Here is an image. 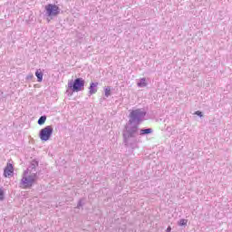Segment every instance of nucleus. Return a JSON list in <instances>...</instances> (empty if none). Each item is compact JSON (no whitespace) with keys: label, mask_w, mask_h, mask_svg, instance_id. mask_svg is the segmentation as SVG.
Masks as SVG:
<instances>
[{"label":"nucleus","mask_w":232,"mask_h":232,"mask_svg":"<svg viewBox=\"0 0 232 232\" xmlns=\"http://www.w3.org/2000/svg\"><path fill=\"white\" fill-rule=\"evenodd\" d=\"M98 86H99V82H91L89 87V97H92V95H94V93H97Z\"/></svg>","instance_id":"8"},{"label":"nucleus","mask_w":232,"mask_h":232,"mask_svg":"<svg viewBox=\"0 0 232 232\" xmlns=\"http://www.w3.org/2000/svg\"><path fill=\"white\" fill-rule=\"evenodd\" d=\"M61 14V9L59 6L53 5V4H49L45 5V15L47 17H55Z\"/></svg>","instance_id":"6"},{"label":"nucleus","mask_w":232,"mask_h":232,"mask_svg":"<svg viewBox=\"0 0 232 232\" xmlns=\"http://www.w3.org/2000/svg\"><path fill=\"white\" fill-rule=\"evenodd\" d=\"M37 172L32 173L30 169H25L22 174L20 188H22V189H30V188H32V186L37 182Z\"/></svg>","instance_id":"3"},{"label":"nucleus","mask_w":232,"mask_h":232,"mask_svg":"<svg viewBox=\"0 0 232 232\" xmlns=\"http://www.w3.org/2000/svg\"><path fill=\"white\" fill-rule=\"evenodd\" d=\"M146 114L147 112L144 109L131 110L129 114V121L125 126L139 128V124H140V122H144Z\"/></svg>","instance_id":"2"},{"label":"nucleus","mask_w":232,"mask_h":232,"mask_svg":"<svg viewBox=\"0 0 232 232\" xmlns=\"http://www.w3.org/2000/svg\"><path fill=\"white\" fill-rule=\"evenodd\" d=\"M84 206V203L82 202V199H80L79 202H78V205H77V208H81Z\"/></svg>","instance_id":"16"},{"label":"nucleus","mask_w":232,"mask_h":232,"mask_svg":"<svg viewBox=\"0 0 232 232\" xmlns=\"http://www.w3.org/2000/svg\"><path fill=\"white\" fill-rule=\"evenodd\" d=\"M84 79L82 78H77L74 80V82H68V88L72 90V92H82L84 90Z\"/></svg>","instance_id":"4"},{"label":"nucleus","mask_w":232,"mask_h":232,"mask_svg":"<svg viewBox=\"0 0 232 232\" xmlns=\"http://www.w3.org/2000/svg\"><path fill=\"white\" fill-rule=\"evenodd\" d=\"M4 196H5V191H3L2 188H0V200H3Z\"/></svg>","instance_id":"18"},{"label":"nucleus","mask_w":232,"mask_h":232,"mask_svg":"<svg viewBox=\"0 0 232 232\" xmlns=\"http://www.w3.org/2000/svg\"><path fill=\"white\" fill-rule=\"evenodd\" d=\"M1 97H3V92L2 91H0V99H1Z\"/></svg>","instance_id":"20"},{"label":"nucleus","mask_w":232,"mask_h":232,"mask_svg":"<svg viewBox=\"0 0 232 232\" xmlns=\"http://www.w3.org/2000/svg\"><path fill=\"white\" fill-rule=\"evenodd\" d=\"M35 75L37 77V82H43V72H41V69H39L35 72Z\"/></svg>","instance_id":"12"},{"label":"nucleus","mask_w":232,"mask_h":232,"mask_svg":"<svg viewBox=\"0 0 232 232\" xmlns=\"http://www.w3.org/2000/svg\"><path fill=\"white\" fill-rule=\"evenodd\" d=\"M150 133H153V129H140L139 135H150Z\"/></svg>","instance_id":"10"},{"label":"nucleus","mask_w":232,"mask_h":232,"mask_svg":"<svg viewBox=\"0 0 232 232\" xmlns=\"http://www.w3.org/2000/svg\"><path fill=\"white\" fill-rule=\"evenodd\" d=\"M195 115H198V117H204V115L202 114V111H197L195 112Z\"/></svg>","instance_id":"17"},{"label":"nucleus","mask_w":232,"mask_h":232,"mask_svg":"<svg viewBox=\"0 0 232 232\" xmlns=\"http://www.w3.org/2000/svg\"><path fill=\"white\" fill-rule=\"evenodd\" d=\"M14 175V165L12 163H7L6 167L4 169V177L8 178Z\"/></svg>","instance_id":"7"},{"label":"nucleus","mask_w":232,"mask_h":232,"mask_svg":"<svg viewBox=\"0 0 232 232\" xmlns=\"http://www.w3.org/2000/svg\"><path fill=\"white\" fill-rule=\"evenodd\" d=\"M166 232H171V227H168Z\"/></svg>","instance_id":"19"},{"label":"nucleus","mask_w":232,"mask_h":232,"mask_svg":"<svg viewBox=\"0 0 232 232\" xmlns=\"http://www.w3.org/2000/svg\"><path fill=\"white\" fill-rule=\"evenodd\" d=\"M104 92H105V97H110V95H111V87L110 86L105 87Z\"/></svg>","instance_id":"13"},{"label":"nucleus","mask_w":232,"mask_h":232,"mask_svg":"<svg viewBox=\"0 0 232 232\" xmlns=\"http://www.w3.org/2000/svg\"><path fill=\"white\" fill-rule=\"evenodd\" d=\"M52 135H53V127L49 125L40 130L39 138L44 142H46L49 139H52Z\"/></svg>","instance_id":"5"},{"label":"nucleus","mask_w":232,"mask_h":232,"mask_svg":"<svg viewBox=\"0 0 232 232\" xmlns=\"http://www.w3.org/2000/svg\"><path fill=\"white\" fill-rule=\"evenodd\" d=\"M37 166H39V161H37V160H33L30 162V165L27 169H29V171H32V169H35V168H37Z\"/></svg>","instance_id":"9"},{"label":"nucleus","mask_w":232,"mask_h":232,"mask_svg":"<svg viewBox=\"0 0 232 232\" xmlns=\"http://www.w3.org/2000/svg\"><path fill=\"white\" fill-rule=\"evenodd\" d=\"M178 226H188V219H179L178 222Z\"/></svg>","instance_id":"15"},{"label":"nucleus","mask_w":232,"mask_h":232,"mask_svg":"<svg viewBox=\"0 0 232 232\" xmlns=\"http://www.w3.org/2000/svg\"><path fill=\"white\" fill-rule=\"evenodd\" d=\"M137 84L139 88H146L148 86V83L146 82V78H141Z\"/></svg>","instance_id":"11"},{"label":"nucleus","mask_w":232,"mask_h":232,"mask_svg":"<svg viewBox=\"0 0 232 232\" xmlns=\"http://www.w3.org/2000/svg\"><path fill=\"white\" fill-rule=\"evenodd\" d=\"M122 137L123 144L126 148H131V150L139 148V141H137L139 128L125 125L122 130Z\"/></svg>","instance_id":"1"},{"label":"nucleus","mask_w":232,"mask_h":232,"mask_svg":"<svg viewBox=\"0 0 232 232\" xmlns=\"http://www.w3.org/2000/svg\"><path fill=\"white\" fill-rule=\"evenodd\" d=\"M44 122H46V116H41L38 120V124L40 126H43V124H44Z\"/></svg>","instance_id":"14"}]
</instances>
